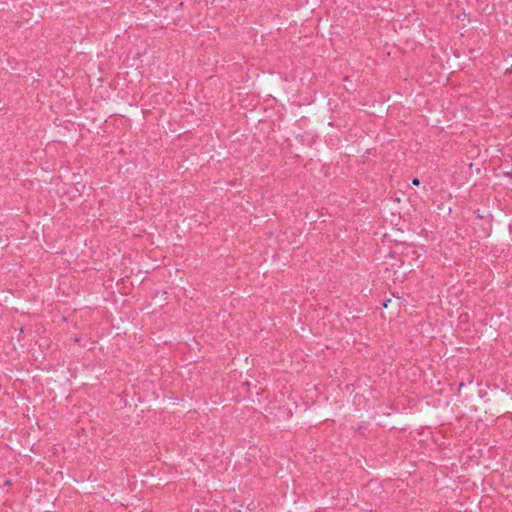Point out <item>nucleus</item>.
Segmentation results:
<instances>
[{
	"instance_id": "nucleus-1",
	"label": "nucleus",
	"mask_w": 512,
	"mask_h": 512,
	"mask_svg": "<svg viewBox=\"0 0 512 512\" xmlns=\"http://www.w3.org/2000/svg\"><path fill=\"white\" fill-rule=\"evenodd\" d=\"M412 184H413V185H415V186H418V185L420 184L419 179H418V178H414V179L412 180Z\"/></svg>"
}]
</instances>
